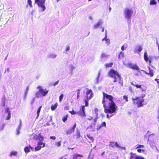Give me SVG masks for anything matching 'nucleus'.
Returning <instances> with one entry per match:
<instances>
[{
  "mask_svg": "<svg viewBox=\"0 0 159 159\" xmlns=\"http://www.w3.org/2000/svg\"><path fill=\"white\" fill-rule=\"evenodd\" d=\"M103 96L102 103L105 113L115 114L118 107L113 101L112 96L102 92Z\"/></svg>",
  "mask_w": 159,
  "mask_h": 159,
  "instance_id": "1",
  "label": "nucleus"
},
{
  "mask_svg": "<svg viewBox=\"0 0 159 159\" xmlns=\"http://www.w3.org/2000/svg\"><path fill=\"white\" fill-rule=\"evenodd\" d=\"M108 75L114 79L113 82H118V84L121 86L123 85V80L121 77L118 72L116 70L113 69H111L108 72Z\"/></svg>",
  "mask_w": 159,
  "mask_h": 159,
  "instance_id": "2",
  "label": "nucleus"
},
{
  "mask_svg": "<svg viewBox=\"0 0 159 159\" xmlns=\"http://www.w3.org/2000/svg\"><path fill=\"white\" fill-rule=\"evenodd\" d=\"M143 97H136L135 98H132V100L134 104L136 105L138 107H141L143 106V102L144 101Z\"/></svg>",
  "mask_w": 159,
  "mask_h": 159,
  "instance_id": "3",
  "label": "nucleus"
},
{
  "mask_svg": "<svg viewBox=\"0 0 159 159\" xmlns=\"http://www.w3.org/2000/svg\"><path fill=\"white\" fill-rule=\"evenodd\" d=\"M46 0H34V3L37 4L39 7L42 8V11H44L46 9L45 3Z\"/></svg>",
  "mask_w": 159,
  "mask_h": 159,
  "instance_id": "4",
  "label": "nucleus"
},
{
  "mask_svg": "<svg viewBox=\"0 0 159 159\" xmlns=\"http://www.w3.org/2000/svg\"><path fill=\"white\" fill-rule=\"evenodd\" d=\"M133 11L131 9L129 8H126L124 10V15L125 18L128 19L130 21L131 17Z\"/></svg>",
  "mask_w": 159,
  "mask_h": 159,
  "instance_id": "5",
  "label": "nucleus"
},
{
  "mask_svg": "<svg viewBox=\"0 0 159 159\" xmlns=\"http://www.w3.org/2000/svg\"><path fill=\"white\" fill-rule=\"evenodd\" d=\"M135 82H134V83L133 82H130L131 84L135 87L136 89H139L142 92L144 93L145 92V91L147 89L146 87L145 86H144L143 85L135 84Z\"/></svg>",
  "mask_w": 159,
  "mask_h": 159,
  "instance_id": "6",
  "label": "nucleus"
},
{
  "mask_svg": "<svg viewBox=\"0 0 159 159\" xmlns=\"http://www.w3.org/2000/svg\"><path fill=\"white\" fill-rule=\"evenodd\" d=\"M127 66L129 68L134 70H136L138 71H140V68L136 64H133L131 63H128L127 64Z\"/></svg>",
  "mask_w": 159,
  "mask_h": 159,
  "instance_id": "7",
  "label": "nucleus"
},
{
  "mask_svg": "<svg viewBox=\"0 0 159 159\" xmlns=\"http://www.w3.org/2000/svg\"><path fill=\"white\" fill-rule=\"evenodd\" d=\"M144 59L146 63H148V64L149 65H151L152 63V58L151 57H148V55L147 52L146 51H145L144 54L143 55Z\"/></svg>",
  "mask_w": 159,
  "mask_h": 159,
  "instance_id": "8",
  "label": "nucleus"
},
{
  "mask_svg": "<svg viewBox=\"0 0 159 159\" xmlns=\"http://www.w3.org/2000/svg\"><path fill=\"white\" fill-rule=\"evenodd\" d=\"M76 127V124L75 123L72 128H69L66 131V133L67 134L69 135L73 133Z\"/></svg>",
  "mask_w": 159,
  "mask_h": 159,
  "instance_id": "9",
  "label": "nucleus"
},
{
  "mask_svg": "<svg viewBox=\"0 0 159 159\" xmlns=\"http://www.w3.org/2000/svg\"><path fill=\"white\" fill-rule=\"evenodd\" d=\"M86 95V98H88L89 99H91L93 95L92 90L91 89H87Z\"/></svg>",
  "mask_w": 159,
  "mask_h": 159,
  "instance_id": "10",
  "label": "nucleus"
},
{
  "mask_svg": "<svg viewBox=\"0 0 159 159\" xmlns=\"http://www.w3.org/2000/svg\"><path fill=\"white\" fill-rule=\"evenodd\" d=\"M84 107L85 106H81V109L78 113V114L83 117H85L86 116V114L84 111Z\"/></svg>",
  "mask_w": 159,
  "mask_h": 159,
  "instance_id": "11",
  "label": "nucleus"
},
{
  "mask_svg": "<svg viewBox=\"0 0 159 159\" xmlns=\"http://www.w3.org/2000/svg\"><path fill=\"white\" fill-rule=\"evenodd\" d=\"M142 49L143 48L142 46L138 45L135 48L134 51L135 53L139 54Z\"/></svg>",
  "mask_w": 159,
  "mask_h": 159,
  "instance_id": "12",
  "label": "nucleus"
},
{
  "mask_svg": "<svg viewBox=\"0 0 159 159\" xmlns=\"http://www.w3.org/2000/svg\"><path fill=\"white\" fill-rule=\"evenodd\" d=\"M48 90H46L45 91L43 89H41L39 90V93L43 97L46 96L48 93Z\"/></svg>",
  "mask_w": 159,
  "mask_h": 159,
  "instance_id": "13",
  "label": "nucleus"
},
{
  "mask_svg": "<svg viewBox=\"0 0 159 159\" xmlns=\"http://www.w3.org/2000/svg\"><path fill=\"white\" fill-rule=\"evenodd\" d=\"M148 69L149 71V72L148 73L146 71H144V73L147 75H149L151 77H152L154 75V72L153 70L151 69L149 66H148Z\"/></svg>",
  "mask_w": 159,
  "mask_h": 159,
  "instance_id": "14",
  "label": "nucleus"
},
{
  "mask_svg": "<svg viewBox=\"0 0 159 159\" xmlns=\"http://www.w3.org/2000/svg\"><path fill=\"white\" fill-rule=\"evenodd\" d=\"M6 112L8 113V116L6 118V120H9L11 117V111L9 110V108H7L5 110Z\"/></svg>",
  "mask_w": 159,
  "mask_h": 159,
  "instance_id": "15",
  "label": "nucleus"
},
{
  "mask_svg": "<svg viewBox=\"0 0 159 159\" xmlns=\"http://www.w3.org/2000/svg\"><path fill=\"white\" fill-rule=\"evenodd\" d=\"M103 23L102 21L101 20H99L96 24L93 25V27L95 29L98 28Z\"/></svg>",
  "mask_w": 159,
  "mask_h": 159,
  "instance_id": "16",
  "label": "nucleus"
},
{
  "mask_svg": "<svg viewBox=\"0 0 159 159\" xmlns=\"http://www.w3.org/2000/svg\"><path fill=\"white\" fill-rule=\"evenodd\" d=\"M30 149L31 150L33 149L32 147L30 145H29L28 146H27L24 148V150L25 153H28L30 152Z\"/></svg>",
  "mask_w": 159,
  "mask_h": 159,
  "instance_id": "17",
  "label": "nucleus"
},
{
  "mask_svg": "<svg viewBox=\"0 0 159 159\" xmlns=\"http://www.w3.org/2000/svg\"><path fill=\"white\" fill-rule=\"evenodd\" d=\"M107 34H106L105 35V37L103 39H102V41H106L105 43L106 44H107V45H108L110 43V40L109 39H108L107 38Z\"/></svg>",
  "mask_w": 159,
  "mask_h": 159,
  "instance_id": "18",
  "label": "nucleus"
},
{
  "mask_svg": "<svg viewBox=\"0 0 159 159\" xmlns=\"http://www.w3.org/2000/svg\"><path fill=\"white\" fill-rule=\"evenodd\" d=\"M48 118L46 119L45 122H47L46 124L47 125H50V122L52 121V116H51L49 117V119H48Z\"/></svg>",
  "mask_w": 159,
  "mask_h": 159,
  "instance_id": "19",
  "label": "nucleus"
},
{
  "mask_svg": "<svg viewBox=\"0 0 159 159\" xmlns=\"http://www.w3.org/2000/svg\"><path fill=\"white\" fill-rule=\"evenodd\" d=\"M130 156L129 159H136L137 156L135 153H133L131 152L130 153Z\"/></svg>",
  "mask_w": 159,
  "mask_h": 159,
  "instance_id": "20",
  "label": "nucleus"
},
{
  "mask_svg": "<svg viewBox=\"0 0 159 159\" xmlns=\"http://www.w3.org/2000/svg\"><path fill=\"white\" fill-rule=\"evenodd\" d=\"M75 136L77 139L81 137L80 132L78 129H77L76 130V131L75 133Z\"/></svg>",
  "mask_w": 159,
  "mask_h": 159,
  "instance_id": "21",
  "label": "nucleus"
},
{
  "mask_svg": "<svg viewBox=\"0 0 159 159\" xmlns=\"http://www.w3.org/2000/svg\"><path fill=\"white\" fill-rule=\"evenodd\" d=\"M83 157V156L81 154H76L73 156V159H80V158L78 157Z\"/></svg>",
  "mask_w": 159,
  "mask_h": 159,
  "instance_id": "22",
  "label": "nucleus"
},
{
  "mask_svg": "<svg viewBox=\"0 0 159 159\" xmlns=\"http://www.w3.org/2000/svg\"><path fill=\"white\" fill-rule=\"evenodd\" d=\"M106 123L104 121L103 122H102V123L97 128V130H98L99 129H100L102 127H106Z\"/></svg>",
  "mask_w": 159,
  "mask_h": 159,
  "instance_id": "23",
  "label": "nucleus"
},
{
  "mask_svg": "<svg viewBox=\"0 0 159 159\" xmlns=\"http://www.w3.org/2000/svg\"><path fill=\"white\" fill-rule=\"evenodd\" d=\"M42 107V106L41 105V106H40L39 108H38V110H37V117H36V119H37L39 116V114H40V111H41V108Z\"/></svg>",
  "mask_w": 159,
  "mask_h": 159,
  "instance_id": "24",
  "label": "nucleus"
},
{
  "mask_svg": "<svg viewBox=\"0 0 159 159\" xmlns=\"http://www.w3.org/2000/svg\"><path fill=\"white\" fill-rule=\"evenodd\" d=\"M86 136L91 141V142H93L94 141V139L93 137L90 135V134H87Z\"/></svg>",
  "mask_w": 159,
  "mask_h": 159,
  "instance_id": "25",
  "label": "nucleus"
},
{
  "mask_svg": "<svg viewBox=\"0 0 159 159\" xmlns=\"http://www.w3.org/2000/svg\"><path fill=\"white\" fill-rule=\"evenodd\" d=\"M113 64V63L111 62L110 63H106L105 65V66L106 68H107L108 67H111L112 66Z\"/></svg>",
  "mask_w": 159,
  "mask_h": 159,
  "instance_id": "26",
  "label": "nucleus"
},
{
  "mask_svg": "<svg viewBox=\"0 0 159 159\" xmlns=\"http://www.w3.org/2000/svg\"><path fill=\"white\" fill-rule=\"evenodd\" d=\"M57 104L56 103L54 105H52L51 106V110L52 111L55 110L57 107Z\"/></svg>",
  "mask_w": 159,
  "mask_h": 159,
  "instance_id": "27",
  "label": "nucleus"
},
{
  "mask_svg": "<svg viewBox=\"0 0 159 159\" xmlns=\"http://www.w3.org/2000/svg\"><path fill=\"white\" fill-rule=\"evenodd\" d=\"M90 99H89L88 98H86L84 100V102H85V105L84 106L85 107H88L89 106V101Z\"/></svg>",
  "mask_w": 159,
  "mask_h": 159,
  "instance_id": "28",
  "label": "nucleus"
},
{
  "mask_svg": "<svg viewBox=\"0 0 159 159\" xmlns=\"http://www.w3.org/2000/svg\"><path fill=\"white\" fill-rule=\"evenodd\" d=\"M38 145L40 146L42 145V148L44 147L45 146V143H43V142L41 141H40L38 143Z\"/></svg>",
  "mask_w": 159,
  "mask_h": 159,
  "instance_id": "29",
  "label": "nucleus"
},
{
  "mask_svg": "<svg viewBox=\"0 0 159 159\" xmlns=\"http://www.w3.org/2000/svg\"><path fill=\"white\" fill-rule=\"evenodd\" d=\"M68 117V115L67 114L66 115H65V116H64L62 118V120L64 122H65L66 121L67 119V118Z\"/></svg>",
  "mask_w": 159,
  "mask_h": 159,
  "instance_id": "30",
  "label": "nucleus"
},
{
  "mask_svg": "<svg viewBox=\"0 0 159 159\" xmlns=\"http://www.w3.org/2000/svg\"><path fill=\"white\" fill-rule=\"evenodd\" d=\"M27 3L29 4L30 7L32 8L33 7L32 1L31 0H27Z\"/></svg>",
  "mask_w": 159,
  "mask_h": 159,
  "instance_id": "31",
  "label": "nucleus"
},
{
  "mask_svg": "<svg viewBox=\"0 0 159 159\" xmlns=\"http://www.w3.org/2000/svg\"><path fill=\"white\" fill-rule=\"evenodd\" d=\"M17 154V152L16 151H12L11 152L10 156H11L12 155L16 156Z\"/></svg>",
  "mask_w": 159,
  "mask_h": 159,
  "instance_id": "32",
  "label": "nucleus"
},
{
  "mask_svg": "<svg viewBox=\"0 0 159 159\" xmlns=\"http://www.w3.org/2000/svg\"><path fill=\"white\" fill-rule=\"evenodd\" d=\"M135 147L136 149L139 148H143L144 147V145L139 144L137 145Z\"/></svg>",
  "mask_w": 159,
  "mask_h": 159,
  "instance_id": "33",
  "label": "nucleus"
},
{
  "mask_svg": "<svg viewBox=\"0 0 159 159\" xmlns=\"http://www.w3.org/2000/svg\"><path fill=\"white\" fill-rule=\"evenodd\" d=\"M81 90V89H78L76 90L77 92V99H78L80 97V91Z\"/></svg>",
  "mask_w": 159,
  "mask_h": 159,
  "instance_id": "34",
  "label": "nucleus"
},
{
  "mask_svg": "<svg viewBox=\"0 0 159 159\" xmlns=\"http://www.w3.org/2000/svg\"><path fill=\"white\" fill-rule=\"evenodd\" d=\"M157 3L155 0H151L150 4L151 5H156Z\"/></svg>",
  "mask_w": 159,
  "mask_h": 159,
  "instance_id": "35",
  "label": "nucleus"
},
{
  "mask_svg": "<svg viewBox=\"0 0 159 159\" xmlns=\"http://www.w3.org/2000/svg\"><path fill=\"white\" fill-rule=\"evenodd\" d=\"M42 148V146H38L35 148V151H38L40 150Z\"/></svg>",
  "mask_w": 159,
  "mask_h": 159,
  "instance_id": "36",
  "label": "nucleus"
},
{
  "mask_svg": "<svg viewBox=\"0 0 159 159\" xmlns=\"http://www.w3.org/2000/svg\"><path fill=\"white\" fill-rule=\"evenodd\" d=\"M124 56V53L122 52H121L119 55L118 58H120L123 57Z\"/></svg>",
  "mask_w": 159,
  "mask_h": 159,
  "instance_id": "37",
  "label": "nucleus"
},
{
  "mask_svg": "<svg viewBox=\"0 0 159 159\" xmlns=\"http://www.w3.org/2000/svg\"><path fill=\"white\" fill-rule=\"evenodd\" d=\"M64 95L63 94H61L59 97V102H61L62 100V99H63V97Z\"/></svg>",
  "mask_w": 159,
  "mask_h": 159,
  "instance_id": "38",
  "label": "nucleus"
},
{
  "mask_svg": "<svg viewBox=\"0 0 159 159\" xmlns=\"http://www.w3.org/2000/svg\"><path fill=\"white\" fill-rule=\"evenodd\" d=\"M123 99L124 100H125L126 102H127L128 101V96L126 95H124L123 96Z\"/></svg>",
  "mask_w": 159,
  "mask_h": 159,
  "instance_id": "39",
  "label": "nucleus"
},
{
  "mask_svg": "<svg viewBox=\"0 0 159 159\" xmlns=\"http://www.w3.org/2000/svg\"><path fill=\"white\" fill-rule=\"evenodd\" d=\"M61 141H59L57 142L56 143V146L57 147H59L61 145Z\"/></svg>",
  "mask_w": 159,
  "mask_h": 159,
  "instance_id": "40",
  "label": "nucleus"
},
{
  "mask_svg": "<svg viewBox=\"0 0 159 159\" xmlns=\"http://www.w3.org/2000/svg\"><path fill=\"white\" fill-rule=\"evenodd\" d=\"M98 119V117L97 115V116L94 118L92 120L94 122V123H96L97 122V121Z\"/></svg>",
  "mask_w": 159,
  "mask_h": 159,
  "instance_id": "41",
  "label": "nucleus"
},
{
  "mask_svg": "<svg viewBox=\"0 0 159 159\" xmlns=\"http://www.w3.org/2000/svg\"><path fill=\"white\" fill-rule=\"evenodd\" d=\"M137 151L139 153H141V152H143L144 151V150L142 149L139 148L137 150Z\"/></svg>",
  "mask_w": 159,
  "mask_h": 159,
  "instance_id": "42",
  "label": "nucleus"
},
{
  "mask_svg": "<svg viewBox=\"0 0 159 159\" xmlns=\"http://www.w3.org/2000/svg\"><path fill=\"white\" fill-rule=\"evenodd\" d=\"M35 101V98H33V99H32V100H31V102H30V104L31 105H32L33 104V103Z\"/></svg>",
  "mask_w": 159,
  "mask_h": 159,
  "instance_id": "43",
  "label": "nucleus"
},
{
  "mask_svg": "<svg viewBox=\"0 0 159 159\" xmlns=\"http://www.w3.org/2000/svg\"><path fill=\"white\" fill-rule=\"evenodd\" d=\"M69 112L72 114V115H75L76 114V112L74 110H72L71 111H70Z\"/></svg>",
  "mask_w": 159,
  "mask_h": 159,
  "instance_id": "44",
  "label": "nucleus"
},
{
  "mask_svg": "<svg viewBox=\"0 0 159 159\" xmlns=\"http://www.w3.org/2000/svg\"><path fill=\"white\" fill-rule=\"evenodd\" d=\"M136 159H145L143 157L137 156V157H136Z\"/></svg>",
  "mask_w": 159,
  "mask_h": 159,
  "instance_id": "45",
  "label": "nucleus"
},
{
  "mask_svg": "<svg viewBox=\"0 0 159 159\" xmlns=\"http://www.w3.org/2000/svg\"><path fill=\"white\" fill-rule=\"evenodd\" d=\"M39 93H40L39 92V91L36 93L35 96L37 98H39Z\"/></svg>",
  "mask_w": 159,
  "mask_h": 159,
  "instance_id": "46",
  "label": "nucleus"
},
{
  "mask_svg": "<svg viewBox=\"0 0 159 159\" xmlns=\"http://www.w3.org/2000/svg\"><path fill=\"white\" fill-rule=\"evenodd\" d=\"M59 80H58L54 84H52V85L54 86H55L57 84H58L59 83Z\"/></svg>",
  "mask_w": 159,
  "mask_h": 159,
  "instance_id": "47",
  "label": "nucleus"
},
{
  "mask_svg": "<svg viewBox=\"0 0 159 159\" xmlns=\"http://www.w3.org/2000/svg\"><path fill=\"white\" fill-rule=\"evenodd\" d=\"M91 151H92V150L90 151V152H89V155L88 156V159H92V158L90 157V155H91Z\"/></svg>",
  "mask_w": 159,
  "mask_h": 159,
  "instance_id": "48",
  "label": "nucleus"
},
{
  "mask_svg": "<svg viewBox=\"0 0 159 159\" xmlns=\"http://www.w3.org/2000/svg\"><path fill=\"white\" fill-rule=\"evenodd\" d=\"M50 139H52L53 140H55L56 139V137L55 136H51L50 137Z\"/></svg>",
  "mask_w": 159,
  "mask_h": 159,
  "instance_id": "49",
  "label": "nucleus"
},
{
  "mask_svg": "<svg viewBox=\"0 0 159 159\" xmlns=\"http://www.w3.org/2000/svg\"><path fill=\"white\" fill-rule=\"evenodd\" d=\"M114 143L113 142H111L110 143V145L112 147H113L114 145Z\"/></svg>",
  "mask_w": 159,
  "mask_h": 159,
  "instance_id": "50",
  "label": "nucleus"
},
{
  "mask_svg": "<svg viewBox=\"0 0 159 159\" xmlns=\"http://www.w3.org/2000/svg\"><path fill=\"white\" fill-rule=\"evenodd\" d=\"M114 145L117 148H118L119 147L118 144L117 143V142H116L114 143Z\"/></svg>",
  "mask_w": 159,
  "mask_h": 159,
  "instance_id": "51",
  "label": "nucleus"
},
{
  "mask_svg": "<svg viewBox=\"0 0 159 159\" xmlns=\"http://www.w3.org/2000/svg\"><path fill=\"white\" fill-rule=\"evenodd\" d=\"M21 126V122H20V123L17 129H20Z\"/></svg>",
  "mask_w": 159,
  "mask_h": 159,
  "instance_id": "52",
  "label": "nucleus"
},
{
  "mask_svg": "<svg viewBox=\"0 0 159 159\" xmlns=\"http://www.w3.org/2000/svg\"><path fill=\"white\" fill-rule=\"evenodd\" d=\"M70 49V47L68 46V47H67L66 49V51H69Z\"/></svg>",
  "mask_w": 159,
  "mask_h": 159,
  "instance_id": "53",
  "label": "nucleus"
},
{
  "mask_svg": "<svg viewBox=\"0 0 159 159\" xmlns=\"http://www.w3.org/2000/svg\"><path fill=\"white\" fill-rule=\"evenodd\" d=\"M28 91H25V92L24 93V98H26V96L27 95L28 93Z\"/></svg>",
  "mask_w": 159,
  "mask_h": 159,
  "instance_id": "54",
  "label": "nucleus"
},
{
  "mask_svg": "<svg viewBox=\"0 0 159 159\" xmlns=\"http://www.w3.org/2000/svg\"><path fill=\"white\" fill-rule=\"evenodd\" d=\"M20 129H17V135H18L20 133Z\"/></svg>",
  "mask_w": 159,
  "mask_h": 159,
  "instance_id": "55",
  "label": "nucleus"
},
{
  "mask_svg": "<svg viewBox=\"0 0 159 159\" xmlns=\"http://www.w3.org/2000/svg\"><path fill=\"white\" fill-rule=\"evenodd\" d=\"M106 55L104 53H103L101 55V57L103 58L106 57Z\"/></svg>",
  "mask_w": 159,
  "mask_h": 159,
  "instance_id": "56",
  "label": "nucleus"
},
{
  "mask_svg": "<svg viewBox=\"0 0 159 159\" xmlns=\"http://www.w3.org/2000/svg\"><path fill=\"white\" fill-rule=\"evenodd\" d=\"M93 119V117H89V118H88V120H92Z\"/></svg>",
  "mask_w": 159,
  "mask_h": 159,
  "instance_id": "57",
  "label": "nucleus"
},
{
  "mask_svg": "<svg viewBox=\"0 0 159 159\" xmlns=\"http://www.w3.org/2000/svg\"><path fill=\"white\" fill-rule=\"evenodd\" d=\"M37 89H39V90H40V89H43L42 88H41V87L40 86V85H39L37 87Z\"/></svg>",
  "mask_w": 159,
  "mask_h": 159,
  "instance_id": "58",
  "label": "nucleus"
},
{
  "mask_svg": "<svg viewBox=\"0 0 159 159\" xmlns=\"http://www.w3.org/2000/svg\"><path fill=\"white\" fill-rule=\"evenodd\" d=\"M29 86H27L26 88V90L25 91H27L28 92L29 90Z\"/></svg>",
  "mask_w": 159,
  "mask_h": 159,
  "instance_id": "59",
  "label": "nucleus"
},
{
  "mask_svg": "<svg viewBox=\"0 0 159 159\" xmlns=\"http://www.w3.org/2000/svg\"><path fill=\"white\" fill-rule=\"evenodd\" d=\"M129 90L131 92H133V90H132V88L131 87H129Z\"/></svg>",
  "mask_w": 159,
  "mask_h": 159,
  "instance_id": "60",
  "label": "nucleus"
},
{
  "mask_svg": "<svg viewBox=\"0 0 159 159\" xmlns=\"http://www.w3.org/2000/svg\"><path fill=\"white\" fill-rule=\"evenodd\" d=\"M158 80H159V79H155V81H156L157 82V83L158 84L159 83V81Z\"/></svg>",
  "mask_w": 159,
  "mask_h": 159,
  "instance_id": "61",
  "label": "nucleus"
},
{
  "mask_svg": "<svg viewBox=\"0 0 159 159\" xmlns=\"http://www.w3.org/2000/svg\"><path fill=\"white\" fill-rule=\"evenodd\" d=\"M3 5L2 4H1L0 3V9H2V8H3Z\"/></svg>",
  "mask_w": 159,
  "mask_h": 159,
  "instance_id": "62",
  "label": "nucleus"
},
{
  "mask_svg": "<svg viewBox=\"0 0 159 159\" xmlns=\"http://www.w3.org/2000/svg\"><path fill=\"white\" fill-rule=\"evenodd\" d=\"M121 49L122 51L124 50V47L123 46H122L121 47Z\"/></svg>",
  "mask_w": 159,
  "mask_h": 159,
  "instance_id": "63",
  "label": "nucleus"
},
{
  "mask_svg": "<svg viewBox=\"0 0 159 159\" xmlns=\"http://www.w3.org/2000/svg\"><path fill=\"white\" fill-rule=\"evenodd\" d=\"M111 116H109L108 114H107V118H109L110 117H111Z\"/></svg>",
  "mask_w": 159,
  "mask_h": 159,
  "instance_id": "64",
  "label": "nucleus"
}]
</instances>
